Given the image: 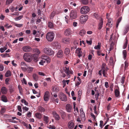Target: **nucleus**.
Wrapping results in <instances>:
<instances>
[{
  "instance_id": "obj_1",
  "label": "nucleus",
  "mask_w": 129,
  "mask_h": 129,
  "mask_svg": "<svg viewBox=\"0 0 129 129\" xmlns=\"http://www.w3.org/2000/svg\"><path fill=\"white\" fill-rule=\"evenodd\" d=\"M54 36V34L53 32H48L46 34V38L48 41L51 42L53 40Z\"/></svg>"
},
{
  "instance_id": "obj_2",
  "label": "nucleus",
  "mask_w": 129,
  "mask_h": 129,
  "mask_svg": "<svg viewBox=\"0 0 129 129\" xmlns=\"http://www.w3.org/2000/svg\"><path fill=\"white\" fill-rule=\"evenodd\" d=\"M44 51L45 53L49 55H53L54 52L50 48L45 47L44 48Z\"/></svg>"
},
{
  "instance_id": "obj_3",
  "label": "nucleus",
  "mask_w": 129,
  "mask_h": 129,
  "mask_svg": "<svg viewBox=\"0 0 129 129\" xmlns=\"http://www.w3.org/2000/svg\"><path fill=\"white\" fill-rule=\"evenodd\" d=\"M23 58L25 61L28 62H30L32 60L31 56L28 53H26L24 54Z\"/></svg>"
},
{
  "instance_id": "obj_4",
  "label": "nucleus",
  "mask_w": 129,
  "mask_h": 129,
  "mask_svg": "<svg viewBox=\"0 0 129 129\" xmlns=\"http://www.w3.org/2000/svg\"><path fill=\"white\" fill-rule=\"evenodd\" d=\"M88 19V16L86 15L81 16L80 19V21L81 24L85 23Z\"/></svg>"
},
{
  "instance_id": "obj_5",
  "label": "nucleus",
  "mask_w": 129,
  "mask_h": 129,
  "mask_svg": "<svg viewBox=\"0 0 129 129\" xmlns=\"http://www.w3.org/2000/svg\"><path fill=\"white\" fill-rule=\"evenodd\" d=\"M77 13L76 10H72L70 14V18L73 19L76 18L77 17Z\"/></svg>"
},
{
  "instance_id": "obj_6",
  "label": "nucleus",
  "mask_w": 129,
  "mask_h": 129,
  "mask_svg": "<svg viewBox=\"0 0 129 129\" xmlns=\"http://www.w3.org/2000/svg\"><path fill=\"white\" fill-rule=\"evenodd\" d=\"M60 100L66 102L67 100V98L66 95L63 93L61 92L59 95Z\"/></svg>"
},
{
  "instance_id": "obj_7",
  "label": "nucleus",
  "mask_w": 129,
  "mask_h": 129,
  "mask_svg": "<svg viewBox=\"0 0 129 129\" xmlns=\"http://www.w3.org/2000/svg\"><path fill=\"white\" fill-rule=\"evenodd\" d=\"M20 66L22 70L24 72L26 71V68L28 66L26 63L24 62H21L20 63Z\"/></svg>"
},
{
  "instance_id": "obj_8",
  "label": "nucleus",
  "mask_w": 129,
  "mask_h": 129,
  "mask_svg": "<svg viewBox=\"0 0 129 129\" xmlns=\"http://www.w3.org/2000/svg\"><path fill=\"white\" fill-rule=\"evenodd\" d=\"M49 93L48 91L45 92L44 96V100L45 101H47L49 100Z\"/></svg>"
},
{
  "instance_id": "obj_9",
  "label": "nucleus",
  "mask_w": 129,
  "mask_h": 129,
  "mask_svg": "<svg viewBox=\"0 0 129 129\" xmlns=\"http://www.w3.org/2000/svg\"><path fill=\"white\" fill-rule=\"evenodd\" d=\"M81 50V48H78L76 50V53L78 54V56L79 57L82 56V52Z\"/></svg>"
},
{
  "instance_id": "obj_10",
  "label": "nucleus",
  "mask_w": 129,
  "mask_h": 129,
  "mask_svg": "<svg viewBox=\"0 0 129 129\" xmlns=\"http://www.w3.org/2000/svg\"><path fill=\"white\" fill-rule=\"evenodd\" d=\"M64 70L65 72L68 75H69L70 74H73V72L72 70L70 71L68 68L65 67L64 68Z\"/></svg>"
},
{
  "instance_id": "obj_11",
  "label": "nucleus",
  "mask_w": 129,
  "mask_h": 129,
  "mask_svg": "<svg viewBox=\"0 0 129 129\" xmlns=\"http://www.w3.org/2000/svg\"><path fill=\"white\" fill-rule=\"evenodd\" d=\"M66 109L68 112H71L72 109V107L70 104H68L66 105Z\"/></svg>"
},
{
  "instance_id": "obj_12",
  "label": "nucleus",
  "mask_w": 129,
  "mask_h": 129,
  "mask_svg": "<svg viewBox=\"0 0 129 129\" xmlns=\"http://www.w3.org/2000/svg\"><path fill=\"white\" fill-rule=\"evenodd\" d=\"M57 56L58 58H61L63 56V51L61 50L58 51L57 54Z\"/></svg>"
},
{
  "instance_id": "obj_13",
  "label": "nucleus",
  "mask_w": 129,
  "mask_h": 129,
  "mask_svg": "<svg viewBox=\"0 0 129 129\" xmlns=\"http://www.w3.org/2000/svg\"><path fill=\"white\" fill-rule=\"evenodd\" d=\"M23 51L25 52H28L30 51L31 49L30 47L29 46H25L22 48Z\"/></svg>"
},
{
  "instance_id": "obj_14",
  "label": "nucleus",
  "mask_w": 129,
  "mask_h": 129,
  "mask_svg": "<svg viewBox=\"0 0 129 129\" xmlns=\"http://www.w3.org/2000/svg\"><path fill=\"white\" fill-rule=\"evenodd\" d=\"M103 23V20L102 18H101V19L100 20V22H99L98 25V29L99 30H100L102 28Z\"/></svg>"
},
{
  "instance_id": "obj_15",
  "label": "nucleus",
  "mask_w": 129,
  "mask_h": 129,
  "mask_svg": "<svg viewBox=\"0 0 129 129\" xmlns=\"http://www.w3.org/2000/svg\"><path fill=\"white\" fill-rule=\"evenodd\" d=\"M64 34L65 35L68 36L72 34V31L70 29L68 28L65 31Z\"/></svg>"
},
{
  "instance_id": "obj_16",
  "label": "nucleus",
  "mask_w": 129,
  "mask_h": 129,
  "mask_svg": "<svg viewBox=\"0 0 129 129\" xmlns=\"http://www.w3.org/2000/svg\"><path fill=\"white\" fill-rule=\"evenodd\" d=\"M8 90L5 87H3L1 89V92L3 94H6Z\"/></svg>"
},
{
  "instance_id": "obj_17",
  "label": "nucleus",
  "mask_w": 129,
  "mask_h": 129,
  "mask_svg": "<svg viewBox=\"0 0 129 129\" xmlns=\"http://www.w3.org/2000/svg\"><path fill=\"white\" fill-rule=\"evenodd\" d=\"M68 128L70 129H73L74 126V123L72 121L69 122L68 124Z\"/></svg>"
},
{
  "instance_id": "obj_18",
  "label": "nucleus",
  "mask_w": 129,
  "mask_h": 129,
  "mask_svg": "<svg viewBox=\"0 0 129 129\" xmlns=\"http://www.w3.org/2000/svg\"><path fill=\"white\" fill-rule=\"evenodd\" d=\"M53 114L55 117L56 120H58L60 119V117L59 115L56 113L55 111H54L53 112Z\"/></svg>"
},
{
  "instance_id": "obj_19",
  "label": "nucleus",
  "mask_w": 129,
  "mask_h": 129,
  "mask_svg": "<svg viewBox=\"0 0 129 129\" xmlns=\"http://www.w3.org/2000/svg\"><path fill=\"white\" fill-rule=\"evenodd\" d=\"M59 89L58 87L56 85L52 87V90L53 91L58 92Z\"/></svg>"
},
{
  "instance_id": "obj_20",
  "label": "nucleus",
  "mask_w": 129,
  "mask_h": 129,
  "mask_svg": "<svg viewBox=\"0 0 129 129\" xmlns=\"http://www.w3.org/2000/svg\"><path fill=\"white\" fill-rule=\"evenodd\" d=\"M70 41V39L68 38H64L62 40V42L66 44L69 43Z\"/></svg>"
},
{
  "instance_id": "obj_21",
  "label": "nucleus",
  "mask_w": 129,
  "mask_h": 129,
  "mask_svg": "<svg viewBox=\"0 0 129 129\" xmlns=\"http://www.w3.org/2000/svg\"><path fill=\"white\" fill-rule=\"evenodd\" d=\"M1 100L3 102H7V97L4 95H2L1 97Z\"/></svg>"
},
{
  "instance_id": "obj_22",
  "label": "nucleus",
  "mask_w": 129,
  "mask_h": 129,
  "mask_svg": "<svg viewBox=\"0 0 129 129\" xmlns=\"http://www.w3.org/2000/svg\"><path fill=\"white\" fill-rule=\"evenodd\" d=\"M115 94L116 97H118L120 95V92L119 89H116L115 91Z\"/></svg>"
},
{
  "instance_id": "obj_23",
  "label": "nucleus",
  "mask_w": 129,
  "mask_h": 129,
  "mask_svg": "<svg viewBox=\"0 0 129 129\" xmlns=\"http://www.w3.org/2000/svg\"><path fill=\"white\" fill-rule=\"evenodd\" d=\"M33 67L27 66L26 68V71H27L28 73H30L33 71Z\"/></svg>"
},
{
  "instance_id": "obj_24",
  "label": "nucleus",
  "mask_w": 129,
  "mask_h": 129,
  "mask_svg": "<svg viewBox=\"0 0 129 129\" xmlns=\"http://www.w3.org/2000/svg\"><path fill=\"white\" fill-rule=\"evenodd\" d=\"M93 16L95 18L97 19H101V18L99 15L96 13H95L94 14Z\"/></svg>"
},
{
  "instance_id": "obj_25",
  "label": "nucleus",
  "mask_w": 129,
  "mask_h": 129,
  "mask_svg": "<svg viewBox=\"0 0 129 129\" xmlns=\"http://www.w3.org/2000/svg\"><path fill=\"white\" fill-rule=\"evenodd\" d=\"M35 116L37 118L40 119L42 117V115L40 113H37L35 114Z\"/></svg>"
},
{
  "instance_id": "obj_26",
  "label": "nucleus",
  "mask_w": 129,
  "mask_h": 129,
  "mask_svg": "<svg viewBox=\"0 0 129 129\" xmlns=\"http://www.w3.org/2000/svg\"><path fill=\"white\" fill-rule=\"evenodd\" d=\"M44 120L45 122L47 124L49 122V118L48 116H44Z\"/></svg>"
},
{
  "instance_id": "obj_27",
  "label": "nucleus",
  "mask_w": 129,
  "mask_h": 129,
  "mask_svg": "<svg viewBox=\"0 0 129 129\" xmlns=\"http://www.w3.org/2000/svg\"><path fill=\"white\" fill-rule=\"evenodd\" d=\"M86 31L84 30H81L79 33V34L81 36H82L84 35L86 33Z\"/></svg>"
},
{
  "instance_id": "obj_28",
  "label": "nucleus",
  "mask_w": 129,
  "mask_h": 129,
  "mask_svg": "<svg viewBox=\"0 0 129 129\" xmlns=\"http://www.w3.org/2000/svg\"><path fill=\"white\" fill-rule=\"evenodd\" d=\"M48 26L50 28H53L54 27V25L53 23L51 22H49L48 23Z\"/></svg>"
},
{
  "instance_id": "obj_29",
  "label": "nucleus",
  "mask_w": 129,
  "mask_h": 129,
  "mask_svg": "<svg viewBox=\"0 0 129 129\" xmlns=\"http://www.w3.org/2000/svg\"><path fill=\"white\" fill-rule=\"evenodd\" d=\"M11 75V72L10 71H8L6 72L5 74V76L6 77L10 76Z\"/></svg>"
},
{
  "instance_id": "obj_30",
  "label": "nucleus",
  "mask_w": 129,
  "mask_h": 129,
  "mask_svg": "<svg viewBox=\"0 0 129 129\" xmlns=\"http://www.w3.org/2000/svg\"><path fill=\"white\" fill-rule=\"evenodd\" d=\"M122 53L123 55V58L125 59L126 56V51L125 50H124L123 51Z\"/></svg>"
},
{
  "instance_id": "obj_31",
  "label": "nucleus",
  "mask_w": 129,
  "mask_h": 129,
  "mask_svg": "<svg viewBox=\"0 0 129 129\" xmlns=\"http://www.w3.org/2000/svg\"><path fill=\"white\" fill-rule=\"evenodd\" d=\"M70 52V50L69 48H66L65 49L64 53L66 55L69 54Z\"/></svg>"
},
{
  "instance_id": "obj_32",
  "label": "nucleus",
  "mask_w": 129,
  "mask_h": 129,
  "mask_svg": "<svg viewBox=\"0 0 129 129\" xmlns=\"http://www.w3.org/2000/svg\"><path fill=\"white\" fill-rule=\"evenodd\" d=\"M101 43H98V45H97L95 46L94 47V48L96 49H100L101 48Z\"/></svg>"
},
{
  "instance_id": "obj_33",
  "label": "nucleus",
  "mask_w": 129,
  "mask_h": 129,
  "mask_svg": "<svg viewBox=\"0 0 129 129\" xmlns=\"http://www.w3.org/2000/svg\"><path fill=\"white\" fill-rule=\"evenodd\" d=\"M33 78L35 81H37L38 80V77L36 74H33Z\"/></svg>"
},
{
  "instance_id": "obj_34",
  "label": "nucleus",
  "mask_w": 129,
  "mask_h": 129,
  "mask_svg": "<svg viewBox=\"0 0 129 129\" xmlns=\"http://www.w3.org/2000/svg\"><path fill=\"white\" fill-rule=\"evenodd\" d=\"M85 7L84 6L82 7L80 10V12L81 14H85V11H84V8H85Z\"/></svg>"
},
{
  "instance_id": "obj_35",
  "label": "nucleus",
  "mask_w": 129,
  "mask_h": 129,
  "mask_svg": "<svg viewBox=\"0 0 129 129\" xmlns=\"http://www.w3.org/2000/svg\"><path fill=\"white\" fill-rule=\"evenodd\" d=\"M34 51L37 54H39L40 53V51L38 48H36L34 49Z\"/></svg>"
},
{
  "instance_id": "obj_36",
  "label": "nucleus",
  "mask_w": 129,
  "mask_h": 129,
  "mask_svg": "<svg viewBox=\"0 0 129 129\" xmlns=\"http://www.w3.org/2000/svg\"><path fill=\"white\" fill-rule=\"evenodd\" d=\"M84 7H85V8H84V11L85 14L87 13L89 11V8L87 6H84Z\"/></svg>"
},
{
  "instance_id": "obj_37",
  "label": "nucleus",
  "mask_w": 129,
  "mask_h": 129,
  "mask_svg": "<svg viewBox=\"0 0 129 129\" xmlns=\"http://www.w3.org/2000/svg\"><path fill=\"white\" fill-rule=\"evenodd\" d=\"M39 110L40 112H43L45 111V109L41 107H39Z\"/></svg>"
},
{
  "instance_id": "obj_38",
  "label": "nucleus",
  "mask_w": 129,
  "mask_h": 129,
  "mask_svg": "<svg viewBox=\"0 0 129 129\" xmlns=\"http://www.w3.org/2000/svg\"><path fill=\"white\" fill-rule=\"evenodd\" d=\"M121 17H120L118 18V21L116 23V27H117L119 23L121 21Z\"/></svg>"
},
{
  "instance_id": "obj_39",
  "label": "nucleus",
  "mask_w": 129,
  "mask_h": 129,
  "mask_svg": "<svg viewBox=\"0 0 129 129\" xmlns=\"http://www.w3.org/2000/svg\"><path fill=\"white\" fill-rule=\"evenodd\" d=\"M82 3L84 5H86L88 3V0H81Z\"/></svg>"
},
{
  "instance_id": "obj_40",
  "label": "nucleus",
  "mask_w": 129,
  "mask_h": 129,
  "mask_svg": "<svg viewBox=\"0 0 129 129\" xmlns=\"http://www.w3.org/2000/svg\"><path fill=\"white\" fill-rule=\"evenodd\" d=\"M107 71H104L103 72V74L104 77H107L108 74H107Z\"/></svg>"
},
{
  "instance_id": "obj_41",
  "label": "nucleus",
  "mask_w": 129,
  "mask_h": 129,
  "mask_svg": "<svg viewBox=\"0 0 129 129\" xmlns=\"http://www.w3.org/2000/svg\"><path fill=\"white\" fill-rule=\"evenodd\" d=\"M13 0H7L6 2V4L7 5H9L11 3Z\"/></svg>"
},
{
  "instance_id": "obj_42",
  "label": "nucleus",
  "mask_w": 129,
  "mask_h": 129,
  "mask_svg": "<svg viewBox=\"0 0 129 129\" xmlns=\"http://www.w3.org/2000/svg\"><path fill=\"white\" fill-rule=\"evenodd\" d=\"M108 70V68L107 67H102L101 70H102V72L104 71H107Z\"/></svg>"
},
{
  "instance_id": "obj_43",
  "label": "nucleus",
  "mask_w": 129,
  "mask_h": 129,
  "mask_svg": "<svg viewBox=\"0 0 129 129\" xmlns=\"http://www.w3.org/2000/svg\"><path fill=\"white\" fill-rule=\"evenodd\" d=\"M23 17L22 15H20L19 16L17 17V18H16L15 19L16 20H19L20 19H21Z\"/></svg>"
},
{
  "instance_id": "obj_44",
  "label": "nucleus",
  "mask_w": 129,
  "mask_h": 129,
  "mask_svg": "<svg viewBox=\"0 0 129 129\" xmlns=\"http://www.w3.org/2000/svg\"><path fill=\"white\" fill-rule=\"evenodd\" d=\"M48 57V56L45 55H42V59L45 60L47 59Z\"/></svg>"
},
{
  "instance_id": "obj_45",
  "label": "nucleus",
  "mask_w": 129,
  "mask_h": 129,
  "mask_svg": "<svg viewBox=\"0 0 129 129\" xmlns=\"http://www.w3.org/2000/svg\"><path fill=\"white\" fill-rule=\"evenodd\" d=\"M9 90L11 93H12L14 91V88L12 87L11 86H10L9 87Z\"/></svg>"
},
{
  "instance_id": "obj_46",
  "label": "nucleus",
  "mask_w": 129,
  "mask_h": 129,
  "mask_svg": "<svg viewBox=\"0 0 129 129\" xmlns=\"http://www.w3.org/2000/svg\"><path fill=\"white\" fill-rule=\"evenodd\" d=\"M100 127L102 128L103 127V124L104 123L103 121L102 120H101L100 121Z\"/></svg>"
},
{
  "instance_id": "obj_47",
  "label": "nucleus",
  "mask_w": 129,
  "mask_h": 129,
  "mask_svg": "<svg viewBox=\"0 0 129 129\" xmlns=\"http://www.w3.org/2000/svg\"><path fill=\"white\" fill-rule=\"evenodd\" d=\"M128 63L126 61H125L124 62V68L125 69H126L128 67Z\"/></svg>"
},
{
  "instance_id": "obj_48",
  "label": "nucleus",
  "mask_w": 129,
  "mask_h": 129,
  "mask_svg": "<svg viewBox=\"0 0 129 129\" xmlns=\"http://www.w3.org/2000/svg\"><path fill=\"white\" fill-rule=\"evenodd\" d=\"M127 40H126L123 47V48L124 49H125L126 48L127 45Z\"/></svg>"
},
{
  "instance_id": "obj_49",
  "label": "nucleus",
  "mask_w": 129,
  "mask_h": 129,
  "mask_svg": "<svg viewBox=\"0 0 129 129\" xmlns=\"http://www.w3.org/2000/svg\"><path fill=\"white\" fill-rule=\"evenodd\" d=\"M129 30V26H127L126 27L125 29V34L127 33L128 31Z\"/></svg>"
},
{
  "instance_id": "obj_50",
  "label": "nucleus",
  "mask_w": 129,
  "mask_h": 129,
  "mask_svg": "<svg viewBox=\"0 0 129 129\" xmlns=\"http://www.w3.org/2000/svg\"><path fill=\"white\" fill-rule=\"evenodd\" d=\"M48 127L49 128L51 129H55V126H54L51 125H49L48 126Z\"/></svg>"
},
{
  "instance_id": "obj_51",
  "label": "nucleus",
  "mask_w": 129,
  "mask_h": 129,
  "mask_svg": "<svg viewBox=\"0 0 129 129\" xmlns=\"http://www.w3.org/2000/svg\"><path fill=\"white\" fill-rule=\"evenodd\" d=\"M15 25L17 27H20L22 26L23 24H15Z\"/></svg>"
},
{
  "instance_id": "obj_52",
  "label": "nucleus",
  "mask_w": 129,
  "mask_h": 129,
  "mask_svg": "<svg viewBox=\"0 0 129 129\" xmlns=\"http://www.w3.org/2000/svg\"><path fill=\"white\" fill-rule=\"evenodd\" d=\"M4 67L3 66L0 64V71H1L3 70H4Z\"/></svg>"
},
{
  "instance_id": "obj_53",
  "label": "nucleus",
  "mask_w": 129,
  "mask_h": 129,
  "mask_svg": "<svg viewBox=\"0 0 129 129\" xmlns=\"http://www.w3.org/2000/svg\"><path fill=\"white\" fill-rule=\"evenodd\" d=\"M75 103H74L73 104L74 109V111H75V110H76L77 111V112H78V108L76 107V108H75Z\"/></svg>"
},
{
  "instance_id": "obj_54",
  "label": "nucleus",
  "mask_w": 129,
  "mask_h": 129,
  "mask_svg": "<svg viewBox=\"0 0 129 129\" xmlns=\"http://www.w3.org/2000/svg\"><path fill=\"white\" fill-rule=\"evenodd\" d=\"M5 112V109L3 108L1 109V114H3Z\"/></svg>"
},
{
  "instance_id": "obj_55",
  "label": "nucleus",
  "mask_w": 129,
  "mask_h": 129,
  "mask_svg": "<svg viewBox=\"0 0 129 129\" xmlns=\"http://www.w3.org/2000/svg\"><path fill=\"white\" fill-rule=\"evenodd\" d=\"M105 86L106 88H108L109 87L108 83L107 82H105Z\"/></svg>"
},
{
  "instance_id": "obj_56",
  "label": "nucleus",
  "mask_w": 129,
  "mask_h": 129,
  "mask_svg": "<svg viewBox=\"0 0 129 129\" xmlns=\"http://www.w3.org/2000/svg\"><path fill=\"white\" fill-rule=\"evenodd\" d=\"M68 16H66L65 17V21H66V23L67 24L68 23H69V19H68Z\"/></svg>"
},
{
  "instance_id": "obj_57",
  "label": "nucleus",
  "mask_w": 129,
  "mask_h": 129,
  "mask_svg": "<svg viewBox=\"0 0 129 129\" xmlns=\"http://www.w3.org/2000/svg\"><path fill=\"white\" fill-rule=\"evenodd\" d=\"M17 108L18 110L20 112H21L22 111L21 107L20 106L18 105L17 106Z\"/></svg>"
},
{
  "instance_id": "obj_58",
  "label": "nucleus",
  "mask_w": 129,
  "mask_h": 129,
  "mask_svg": "<svg viewBox=\"0 0 129 129\" xmlns=\"http://www.w3.org/2000/svg\"><path fill=\"white\" fill-rule=\"evenodd\" d=\"M9 78H7L6 79L5 81L6 84L8 85V84H9L8 82L9 81Z\"/></svg>"
},
{
  "instance_id": "obj_59",
  "label": "nucleus",
  "mask_w": 129,
  "mask_h": 129,
  "mask_svg": "<svg viewBox=\"0 0 129 129\" xmlns=\"http://www.w3.org/2000/svg\"><path fill=\"white\" fill-rule=\"evenodd\" d=\"M55 15V13L53 11L51 13V17H53Z\"/></svg>"
},
{
  "instance_id": "obj_60",
  "label": "nucleus",
  "mask_w": 129,
  "mask_h": 129,
  "mask_svg": "<svg viewBox=\"0 0 129 129\" xmlns=\"http://www.w3.org/2000/svg\"><path fill=\"white\" fill-rule=\"evenodd\" d=\"M22 109L23 110H25V111H27L28 110V108H27L26 107H23Z\"/></svg>"
},
{
  "instance_id": "obj_61",
  "label": "nucleus",
  "mask_w": 129,
  "mask_h": 129,
  "mask_svg": "<svg viewBox=\"0 0 129 129\" xmlns=\"http://www.w3.org/2000/svg\"><path fill=\"white\" fill-rule=\"evenodd\" d=\"M50 58L48 57L47 58V59L46 60V61L47 62V63H49L50 62Z\"/></svg>"
},
{
  "instance_id": "obj_62",
  "label": "nucleus",
  "mask_w": 129,
  "mask_h": 129,
  "mask_svg": "<svg viewBox=\"0 0 129 129\" xmlns=\"http://www.w3.org/2000/svg\"><path fill=\"white\" fill-rule=\"evenodd\" d=\"M124 78L123 77H122L121 83L122 84H123L124 83Z\"/></svg>"
},
{
  "instance_id": "obj_63",
  "label": "nucleus",
  "mask_w": 129,
  "mask_h": 129,
  "mask_svg": "<svg viewBox=\"0 0 129 129\" xmlns=\"http://www.w3.org/2000/svg\"><path fill=\"white\" fill-rule=\"evenodd\" d=\"M39 74L41 76H45V74L43 72H39Z\"/></svg>"
},
{
  "instance_id": "obj_64",
  "label": "nucleus",
  "mask_w": 129,
  "mask_h": 129,
  "mask_svg": "<svg viewBox=\"0 0 129 129\" xmlns=\"http://www.w3.org/2000/svg\"><path fill=\"white\" fill-rule=\"evenodd\" d=\"M62 83L63 84V87H64L66 85L65 80H63L62 81Z\"/></svg>"
}]
</instances>
